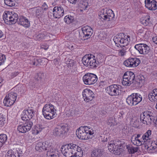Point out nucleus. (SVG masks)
Masks as SVG:
<instances>
[{
	"label": "nucleus",
	"mask_w": 157,
	"mask_h": 157,
	"mask_svg": "<svg viewBox=\"0 0 157 157\" xmlns=\"http://www.w3.org/2000/svg\"><path fill=\"white\" fill-rule=\"evenodd\" d=\"M138 32L139 33H143L144 32L143 29H139L138 30Z\"/></svg>",
	"instance_id": "obj_63"
},
{
	"label": "nucleus",
	"mask_w": 157,
	"mask_h": 157,
	"mask_svg": "<svg viewBox=\"0 0 157 157\" xmlns=\"http://www.w3.org/2000/svg\"><path fill=\"white\" fill-rule=\"evenodd\" d=\"M43 13V12L40 8H38L36 9V16L41 17Z\"/></svg>",
	"instance_id": "obj_43"
},
{
	"label": "nucleus",
	"mask_w": 157,
	"mask_h": 157,
	"mask_svg": "<svg viewBox=\"0 0 157 157\" xmlns=\"http://www.w3.org/2000/svg\"><path fill=\"white\" fill-rule=\"evenodd\" d=\"M18 130L20 132L25 133L27 132L24 124L19 125L17 127Z\"/></svg>",
	"instance_id": "obj_39"
},
{
	"label": "nucleus",
	"mask_w": 157,
	"mask_h": 157,
	"mask_svg": "<svg viewBox=\"0 0 157 157\" xmlns=\"http://www.w3.org/2000/svg\"><path fill=\"white\" fill-rule=\"evenodd\" d=\"M151 130H149L143 135L142 137L143 140H144L143 143H145L147 141L148 142H149L150 140L151 139Z\"/></svg>",
	"instance_id": "obj_28"
},
{
	"label": "nucleus",
	"mask_w": 157,
	"mask_h": 157,
	"mask_svg": "<svg viewBox=\"0 0 157 157\" xmlns=\"http://www.w3.org/2000/svg\"><path fill=\"white\" fill-rule=\"evenodd\" d=\"M47 157H59L57 151L51 147L47 153Z\"/></svg>",
	"instance_id": "obj_27"
},
{
	"label": "nucleus",
	"mask_w": 157,
	"mask_h": 157,
	"mask_svg": "<svg viewBox=\"0 0 157 157\" xmlns=\"http://www.w3.org/2000/svg\"><path fill=\"white\" fill-rule=\"evenodd\" d=\"M140 63V60L136 58H129L123 62L124 64L129 67H134L139 65Z\"/></svg>",
	"instance_id": "obj_17"
},
{
	"label": "nucleus",
	"mask_w": 157,
	"mask_h": 157,
	"mask_svg": "<svg viewBox=\"0 0 157 157\" xmlns=\"http://www.w3.org/2000/svg\"><path fill=\"white\" fill-rule=\"evenodd\" d=\"M153 113L151 111H144L140 115L141 121L143 124H149L151 123L153 119Z\"/></svg>",
	"instance_id": "obj_11"
},
{
	"label": "nucleus",
	"mask_w": 157,
	"mask_h": 157,
	"mask_svg": "<svg viewBox=\"0 0 157 157\" xmlns=\"http://www.w3.org/2000/svg\"><path fill=\"white\" fill-rule=\"evenodd\" d=\"M40 8L42 10L46 11L48 9V6L44 2L43 3Z\"/></svg>",
	"instance_id": "obj_48"
},
{
	"label": "nucleus",
	"mask_w": 157,
	"mask_h": 157,
	"mask_svg": "<svg viewBox=\"0 0 157 157\" xmlns=\"http://www.w3.org/2000/svg\"><path fill=\"white\" fill-rule=\"evenodd\" d=\"M88 4L87 3H82L80 6L81 8L82 9L81 10H85L86 9L87 7Z\"/></svg>",
	"instance_id": "obj_46"
},
{
	"label": "nucleus",
	"mask_w": 157,
	"mask_h": 157,
	"mask_svg": "<svg viewBox=\"0 0 157 157\" xmlns=\"http://www.w3.org/2000/svg\"><path fill=\"white\" fill-rule=\"evenodd\" d=\"M17 94L13 92L9 93L7 95L3 100L4 105L6 106H10L15 102L17 97Z\"/></svg>",
	"instance_id": "obj_13"
},
{
	"label": "nucleus",
	"mask_w": 157,
	"mask_h": 157,
	"mask_svg": "<svg viewBox=\"0 0 157 157\" xmlns=\"http://www.w3.org/2000/svg\"><path fill=\"white\" fill-rule=\"evenodd\" d=\"M66 116L67 117H69L71 116H72L73 114L72 111L70 110H67L66 112Z\"/></svg>",
	"instance_id": "obj_47"
},
{
	"label": "nucleus",
	"mask_w": 157,
	"mask_h": 157,
	"mask_svg": "<svg viewBox=\"0 0 157 157\" xmlns=\"http://www.w3.org/2000/svg\"><path fill=\"white\" fill-rule=\"evenodd\" d=\"M127 49L125 48H123L118 51V55L121 56H124L126 54Z\"/></svg>",
	"instance_id": "obj_40"
},
{
	"label": "nucleus",
	"mask_w": 157,
	"mask_h": 157,
	"mask_svg": "<svg viewBox=\"0 0 157 157\" xmlns=\"http://www.w3.org/2000/svg\"><path fill=\"white\" fill-rule=\"evenodd\" d=\"M59 59H56L53 60V63L56 65L59 64Z\"/></svg>",
	"instance_id": "obj_54"
},
{
	"label": "nucleus",
	"mask_w": 157,
	"mask_h": 157,
	"mask_svg": "<svg viewBox=\"0 0 157 157\" xmlns=\"http://www.w3.org/2000/svg\"><path fill=\"white\" fill-rule=\"evenodd\" d=\"M24 124L26 129V131L28 132L31 129L33 125V123L32 121H29L25 123Z\"/></svg>",
	"instance_id": "obj_37"
},
{
	"label": "nucleus",
	"mask_w": 157,
	"mask_h": 157,
	"mask_svg": "<svg viewBox=\"0 0 157 157\" xmlns=\"http://www.w3.org/2000/svg\"><path fill=\"white\" fill-rule=\"evenodd\" d=\"M37 37L39 38V40H41L44 39V35L43 34H40L38 35Z\"/></svg>",
	"instance_id": "obj_55"
},
{
	"label": "nucleus",
	"mask_w": 157,
	"mask_h": 157,
	"mask_svg": "<svg viewBox=\"0 0 157 157\" xmlns=\"http://www.w3.org/2000/svg\"><path fill=\"white\" fill-rule=\"evenodd\" d=\"M135 78V75L131 71H128L125 73L123 77L122 84L125 86H130L133 82Z\"/></svg>",
	"instance_id": "obj_10"
},
{
	"label": "nucleus",
	"mask_w": 157,
	"mask_h": 157,
	"mask_svg": "<svg viewBox=\"0 0 157 157\" xmlns=\"http://www.w3.org/2000/svg\"><path fill=\"white\" fill-rule=\"evenodd\" d=\"M74 19L73 17L70 15H67L65 17L64 21L66 23L69 24L73 22Z\"/></svg>",
	"instance_id": "obj_32"
},
{
	"label": "nucleus",
	"mask_w": 157,
	"mask_h": 157,
	"mask_svg": "<svg viewBox=\"0 0 157 157\" xmlns=\"http://www.w3.org/2000/svg\"><path fill=\"white\" fill-rule=\"evenodd\" d=\"M140 134H138L136 136H134L135 137V138H137V139H139V138L140 137Z\"/></svg>",
	"instance_id": "obj_62"
},
{
	"label": "nucleus",
	"mask_w": 157,
	"mask_h": 157,
	"mask_svg": "<svg viewBox=\"0 0 157 157\" xmlns=\"http://www.w3.org/2000/svg\"><path fill=\"white\" fill-rule=\"evenodd\" d=\"M40 60L35 57V62L34 63V65L36 66H39Z\"/></svg>",
	"instance_id": "obj_49"
},
{
	"label": "nucleus",
	"mask_w": 157,
	"mask_h": 157,
	"mask_svg": "<svg viewBox=\"0 0 157 157\" xmlns=\"http://www.w3.org/2000/svg\"><path fill=\"white\" fill-rule=\"evenodd\" d=\"M128 151L129 154H134L137 152L138 150V148L137 147H134L132 146L127 147Z\"/></svg>",
	"instance_id": "obj_33"
},
{
	"label": "nucleus",
	"mask_w": 157,
	"mask_h": 157,
	"mask_svg": "<svg viewBox=\"0 0 157 157\" xmlns=\"http://www.w3.org/2000/svg\"><path fill=\"white\" fill-rule=\"evenodd\" d=\"M66 129L67 127L64 125L58 126L54 129L53 134L56 136L62 137L66 132Z\"/></svg>",
	"instance_id": "obj_20"
},
{
	"label": "nucleus",
	"mask_w": 157,
	"mask_h": 157,
	"mask_svg": "<svg viewBox=\"0 0 157 157\" xmlns=\"http://www.w3.org/2000/svg\"><path fill=\"white\" fill-rule=\"evenodd\" d=\"M124 114V113L123 111H121L119 112L118 115V118L119 120H121L123 118Z\"/></svg>",
	"instance_id": "obj_50"
},
{
	"label": "nucleus",
	"mask_w": 157,
	"mask_h": 157,
	"mask_svg": "<svg viewBox=\"0 0 157 157\" xmlns=\"http://www.w3.org/2000/svg\"><path fill=\"white\" fill-rule=\"evenodd\" d=\"M108 149L110 152L115 154L117 152L118 149H119L120 146L114 143V141L110 142L108 146Z\"/></svg>",
	"instance_id": "obj_23"
},
{
	"label": "nucleus",
	"mask_w": 157,
	"mask_h": 157,
	"mask_svg": "<svg viewBox=\"0 0 157 157\" xmlns=\"http://www.w3.org/2000/svg\"><path fill=\"white\" fill-rule=\"evenodd\" d=\"M41 48H44L45 50H47L48 48V45H46L44 47V45H42L41 46Z\"/></svg>",
	"instance_id": "obj_59"
},
{
	"label": "nucleus",
	"mask_w": 157,
	"mask_h": 157,
	"mask_svg": "<svg viewBox=\"0 0 157 157\" xmlns=\"http://www.w3.org/2000/svg\"><path fill=\"white\" fill-rule=\"evenodd\" d=\"M5 37V35L4 34L3 32L0 30V39L2 40Z\"/></svg>",
	"instance_id": "obj_52"
},
{
	"label": "nucleus",
	"mask_w": 157,
	"mask_h": 157,
	"mask_svg": "<svg viewBox=\"0 0 157 157\" xmlns=\"http://www.w3.org/2000/svg\"><path fill=\"white\" fill-rule=\"evenodd\" d=\"M102 57V55L100 54L97 55L96 57L94 55L89 54L83 57L82 61L85 66L93 68L98 67L99 63L101 62Z\"/></svg>",
	"instance_id": "obj_1"
},
{
	"label": "nucleus",
	"mask_w": 157,
	"mask_h": 157,
	"mask_svg": "<svg viewBox=\"0 0 157 157\" xmlns=\"http://www.w3.org/2000/svg\"><path fill=\"white\" fill-rule=\"evenodd\" d=\"M68 2L73 4H75L77 1V0H68Z\"/></svg>",
	"instance_id": "obj_57"
},
{
	"label": "nucleus",
	"mask_w": 157,
	"mask_h": 157,
	"mask_svg": "<svg viewBox=\"0 0 157 157\" xmlns=\"http://www.w3.org/2000/svg\"><path fill=\"white\" fill-rule=\"evenodd\" d=\"M131 140L132 143L134 145L136 146H140L141 145L143 142V141H141L139 139L135 138L134 136H133L132 137Z\"/></svg>",
	"instance_id": "obj_30"
},
{
	"label": "nucleus",
	"mask_w": 157,
	"mask_h": 157,
	"mask_svg": "<svg viewBox=\"0 0 157 157\" xmlns=\"http://www.w3.org/2000/svg\"><path fill=\"white\" fill-rule=\"evenodd\" d=\"M105 83V81H101L100 82V84L101 85H102L103 83Z\"/></svg>",
	"instance_id": "obj_64"
},
{
	"label": "nucleus",
	"mask_w": 157,
	"mask_h": 157,
	"mask_svg": "<svg viewBox=\"0 0 157 157\" xmlns=\"http://www.w3.org/2000/svg\"><path fill=\"white\" fill-rule=\"evenodd\" d=\"M82 79L85 84L91 85L97 82L98 77L96 75L88 73L86 74L83 76Z\"/></svg>",
	"instance_id": "obj_12"
},
{
	"label": "nucleus",
	"mask_w": 157,
	"mask_h": 157,
	"mask_svg": "<svg viewBox=\"0 0 157 157\" xmlns=\"http://www.w3.org/2000/svg\"><path fill=\"white\" fill-rule=\"evenodd\" d=\"M13 152V150H9L6 155V157H16L15 156H14Z\"/></svg>",
	"instance_id": "obj_42"
},
{
	"label": "nucleus",
	"mask_w": 157,
	"mask_h": 157,
	"mask_svg": "<svg viewBox=\"0 0 157 157\" xmlns=\"http://www.w3.org/2000/svg\"><path fill=\"white\" fill-rule=\"evenodd\" d=\"M20 24L25 27H29L30 25L29 20L24 17H21L19 18Z\"/></svg>",
	"instance_id": "obj_26"
},
{
	"label": "nucleus",
	"mask_w": 157,
	"mask_h": 157,
	"mask_svg": "<svg viewBox=\"0 0 157 157\" xmlns=\"http://www.w3.org/2000/svg\"><path fill=\"white\" fill-rule=\"evenodd\" d=\"M113 40L117 46L125 47L129 44L130 38L129 36L121 33L114 36Z\"/></svg>",
	"instance_id": "obj_4"
},
{
	"label": "nucleus",
	"mask_w": 157,
	"mask_h": 157,
	"mask_svg": "<svg viewBox=\"0 0 157 157\" xmlns=\"http://www.w3.org/2000/svg\"><path fill=\"white\" fill-rule=\"evenodd\" d=\"M98 15L100 18L107 21L112 20L114 17V13L112 10L106 8L101 10L99 12Z\"/></svg>",
	"instance_id": "obj_9"
},
{
	"label": "nucleus",
	"mask_w": 157,
	"mask_h": 157,
	"mask_svg": "<svg viewBox=\"0 0 157 157\" xmlns=\"http://www.w3.org/2000/svg\"><path fill=\"white\" fill-rule=\"evenodd\" d=\"M121 86L118 85H112L105 89L106 92L111 96H117L121 94Z\"/></svg>",
	"instance_id": "obj_8"
},
{
	"label": "nucleus",
	"mask_w": 157,
	"mask_h": 157,
	"mask_svg": "<svg viewBox=\"0 0 157 157\" xmlns=\"http://www.w3.org/2000/svg\"><path fill=\"white\" fill-rule=\"evenodd\" d=\"M16 0H4L5 4L10 7H12L15 5Z\"/></svg>",
	"instance_id": "obj_35"
},
{
	"label": "nucleus",
	"mask_w": 157,
	"mask_h": 157,
	"mask_svg": "<svg viewBox=\"0 0 157 157\" xmlns=\"http://www.w3.org/2000/svg\"><path fill=\"white\" fill-rule=\"evenodd\" d=\"M94 134V131L89 126H83L79 127L76 131V135L78 138L87 140L91 138V136Z\"/></svg>",
	"instance_id": "obj_2"
},
{
	"label": "nucleus",
	"mask_w": 157,
	"mask_h": 157,
	"mask_svg": "<svg viewBox=\"0 0 157 157\" xmlns=\"http://www.w3.org/2000/svg\"><path fill=\"white\" fill-rule=\"evenodd\" d=\"M13 150L14 155L16 157H20L22 155V151L19 148H16Z\"/></svg>",
	"instance_id": "obj_38"
},
{
	"label": "nucleus",
	"mask_w": 157,
	"mask_h": 157,
	"mask_svg": "<svg viewBox=\"0 0 157 157\" xmlns=\"http://www.w3.org/2000/svg\"><path fill=\"white\" fill-rule=\"evenodd\" d=\"M67 64L68 65V66H69L70 67H72L73 65V62L72 60H71L70 61H67Z\"/></svg>",
	"instance_id": "obj_53"
},
{
	"label": "nucleus",
	"mask_w": 157,
	"mask_h": 157,
	"mask_svg": "<svg viewBox=\"0 0 157 157\" xmlns=\"http://www.w3.org/2000/svg\"><path fill=\"white\" fill-rule=\"evenodd\" d=\"M145 6L150 10H154L157 8L156 2L154 0H145Z\"/></svg>",
	"instance_id": "obj_22"
},
{
	"label": "nucleus",
	"mask_w": 157,
	"mask_h": 157,
	"mask_svg": "<svg viewBox=\"0 0 157 157\" xmlns=\"http://www.w3.org/2000/svg\"><path fill=\"white\" fill-rule=\"evenodd\" d=\"M82 33L81 34V39L85 40L90 38L92 35L93 30L92 29L88 26H86L82 28Z\"/></svg>",
	"instance_id": "obj_16"
},
{
	"label": "nucleus",
	"mask_w": 157,
	"mask_h": 157,
	"mask_svg": "<svg viewBox=\"0 0 157 157\" xmlns=\"http://www.w3.org/2000/svg\"><path fill=\"white\" fill-rule=\"evenodd\" d=\"M153 42L157 44V36L153 37L152 38Z\"/></svg>",
	"instance_id": "obj_56"
},
{
	"label": "nucleus",
	"mask_w": 157,
	"mask_h": 157,
	"mask_svg": "<svg viewBox=\"0 0 157 157\" xmlns=\"http://www.w3.org/2000/svg\"><path fill=\"white\" fill-rule=\"evenodd\" d=\"M42 129L43 128L40 126H36L33 129L32 133L34 135H36L41 132Z\"/></svg>",
	"instance_id": "obj_36"
},
{
	"label": "nucleus",
	"mask_w": 157,
	"mask_h": 157,
	"mask_svg": "<svg viewBox=\"0 0 157 157\" xmlns=\"http://www.w3.org/2000/svg\"><path fill=\"white\" fill-rule=\"evenodd\" d=\"M56 111V107L51 103L45 104L42 110L44 117L48 120H50L55 118L57 115Z\"/></svg>",
	"instance_id": "obj_3"
},
{
	"label": "nucleus",
	"mask_w": 157,
	"mask_h": 157,
	"mask_svg": "<svg viewBox=\"0 0 157 157\" xmlns=\"http://www.w3.org/2000/svg\"><path fill=\"white\" fill-rule=\"evenodd\" d=\"M5 118L3 115L0 114V126H2L4 124Z\"/></svg>",
	"instance_id": "obj_45"
},
{
	"label": "nucleus",
	"mask_w": 157,
	"mask_h": 157,
	"mask_svg": "<svg viewBox=\"0 0 157 157\" xmlns=\"http://www.w3.org/2000/svg\"><path fill=\"white\" fill-rule=\"evenodd\" d=\"M134 47L140 54L142 55L148 53L150 50L149 47L145 44L140 43L135 45Z\"/></svg>",
	"instance_id": "obj_18"
},
{
	"label": "nucleus",
	"mask_w": 157,
	"mask_h": 157,
	"mask_svg": "<svg viewBox=\"0 0 157 157\" xmlns=\"http://www.w3.org/2000/svg\"><path fill=\"white\" fill-rule=\"evenodd\" d=\"M2 80H3L2 77H0V87H1L2 85Z\"/></svg>",
	"instance_id": "obj_60"
},
{
	"label": "nucleus",
	"mask_w": 157,
	"mask_h": 157,
	"mask_svg": "<svg viewBox=\"0 0 157 157\" xmlns=\"http://www.w3.org/2000/svg\"><path fill=\"white\" fill-rule=\"evenodd\" d=\"M115 120L113 117H109L108 120L107 124L110 126L114 124Z\"/></svg>",
	"instance_id": "obj_41"
},
{
	"label": "nucleus",
	"mask_w": 157,
	"mask_h": 157,
	"mask_svg": "<svg viewBox=\"0 0 157 157\" xmlns=\"http://www.w3.org/2000/svg\"><path fill=\"white\" fill-rule=\"evenodd\" d=\"M7 140V136L4 134L0 135V147H2Z\"/></svg>",
	"instance_id": "obj_31"
},
{
	"label": "nucleus",
	"mask_w": 157,
	"mask_h": 157,
	"mask_svg": "<svg viewBox=\"0 0 157 157\" xmlns=\"http://www.w3.org/2000/svg\"><path fill=\"white\" fill-rule=\"evenodd\" d=\"M142 99V96L138 93H133L126 99V102L130 106H135L140 103Z\"/></svg>",
	"instance_id": "obj_5"
},
{
	"label": "nucleus",
	"mask_w": 157,
	"mask_h": 157,
	"mask_svg": "<svg viewBox=\"0 0 157 157\" xmlns=\"http://www.w3.org/2000/svg\"><path fill=\"white\" fill-rule=\"evenodd\" d=\"M102 153V151L100 149H96L94 150L91 154L92 157L100 156Z\"/></svg>",
	"instance_id": "obj_34"
},
{
	"label": "nucleus",
	"mask_w": 157,
	"mask_h": 157,
	"mask_svg": "<svg viewBox=\"0 0 157 157\" xmlns=\"http://www.w3.org/2000/svg\"><path fill=\"white\" fill-rule=\"evenodd\" d=\"M30 84H31V83H30ZM31 84H32V86H30L29 88H30V89H33L34 88V86H33V83H32V82Z\"/></svg>",
	"instance_id": "obj_61"
},
{
	"label": "nucleus",
	"mask_w": 157,
	"mask_h": 157,
	"mask_svg": "<svg viewBox=\"0 0 157 157\" xmlns=\"http://www.w3.org/2000/svg\"><path fill=\"white\" fill-rule=\"evenodd\" d=\"M52 144L49 141L39 142L37 143L35 147L36 150L39 151H43L49 150L51 148Z\"/></svg>",
	"instance_id": "obj_15"
},
{
	"label": "nucleus",
	"mask_w": 157,
	"mask_h": 157,
	"mask_svg": "<svg viewBox=\"0 0 157 157\" xmlns=\"http://www.w3.org/2000/svg\"><path fill=\"white\" fill-rule=\"evenodd\" d=\"M3 18L6 24L10 25L15 24L18 17L17 14L14 12L7 11L4 13Z\"/></svg>",
	"instance_id": "obj_6"
},
{
	"label": "nucleus",
	"mask_w": 157,
	"mask_h": 157,
	"mask_svg": "<svg viewBox=\"0 0 157 157\" xmlns=\"http://www.w3.org/2000/svg\"><path fill=\"white\" fill-rule=\"evenodd\" d=\"M144 82L145 81L144 79H142V78H141V79H139V82L140 83L143 84L144 83Z\"/></svg>",
	"instance_id": "obj_58"
},
{
	"label": "nucleus",
	"mask_w": 157,
	"mask_h": 157,
	"mask_svg": "<svg viewBox=\"0 0 157 157\" xmlns=\"http://www.w3.org/2000/svg\"><path fill=\"white\" fill-rule=\"evenodd\" d=\"M35 113L32 108H29L25 109L21 114V118L23 121H27L32 119L34 116Z\"/></svg>",
	"instance_id": "obj_14"
},
{
	"label": "nucleus",
	"mask_w": 157,
	"mask_h": 157,
	"mask_svg": "<svg viewBox=\"0 0 157 157\" xmlns=\"http://www.w3.org/2000/svg\"><path fill=\"white\" fill-rule=\"evenodd\" d=\"M140 22L144 26H147L152 24L150 16L148 15L142 17L140 19Z\"/></svg>",
	"instance_id": "obj_24"
},
{
	"label": "nucleus",
	"mask_w": 157,
	"mask_h": 157,
	"mask_svg": "<svg viewBox=\"0 0 157 157\" xmlns=\"http://www.w3.org/2000/svg\"><path fill=\"white\" fill-rule=\"evenodd\" d=\"M5 59V56L3 55H0V66L4 63Z\"/></svg>",
	"instance_id": "obj_44"
},
{
	"label": "nucleus",
	"mask_w": 157,
	"mask_h": 157,
	"mask_svg": "<svg viewBox=\"0 0 157 157\" xmlns=\"http://www.w3.org/2000/svg\"><path fill=\"white\" fill-rule=\"evenodd\" d=\"M73 154V157H82L83 155V151L81 148L77 146V148Z\"/></svg>",
	"instance_id": "obj_29"
},
{
	"label": "nucleus",
	"mask_w": 157,
	"mask_h": 157,
	"mask_svg": "<svg viewBox=\"0 0 157 157\" xmlns=\"http://www.w3.org/2000/svg\"><path fill=\"white\" fill-rule=\"evenodd\" d=\"M82 95L84 101L86 102L92 100L94 97V93L90 89L88 88L83 90Z\"/></svg>",
	"instance_id": "obj_19"
},
{
	"label": "nucleus",
	"mask_w": 157,
	"mask_h": 157,
	"mask_svg": "<svg viewBox=\"0 0 157 157\" xmlns=\"http://www.w3.org/2000/svg\"><path fill=\"white\" fill-rule=\"evenodd\" d=\"M77 148V146L75 144L65 145L61 148L62 153L66 157H73V153Z\"/></svg>",
	"instance_id": "obj_7"
},
{
	"label": "nucleus",
	"mask_w": 157,
	"mask_h": 157,
	"mask_svg": "<svg viewBox=\"0 0 157 157\" xmlns=\"http://www.w3.org/2000/svg\"><path fill=\"white\" fill-rule=\"evenodd\" d=\"M148 97L151 101L157 100V89H155L150 92L148 94Z\"/></svg>",
	"instance_id": "obj_25"
},
{
	"label": "nucleus",
	"mask_w": 157,
	"mask_h": 157,
	"mask_svg": "<svg viewBox=\"0 0 157 157\" xmlns=\"http://www.w3.org/2000/svg\"><path fill=\"white\" fill-rule=\"evenodd\" d=\"M53 15L55 18H59L64 15V10L62 6H56L53 9Z\"/></svg>",
	"instance_id": "obj_21"
},
{
	"label": "nucleus",
	"mask_w": 157,
	"mask_h": 157,
	"mask_svg": "<svg viewBox=\"0 0 157 157\" xmlns=\"http://www.w3.org/2000/svg\"><path fill=\"white\" fill-rule=\"evenodd\" d=\"M35 57H31L30 59L29 63L32 65H34V63L35 62Z\"/></svg>",
	"instance_id": "obj_51"
}]
</instances>
